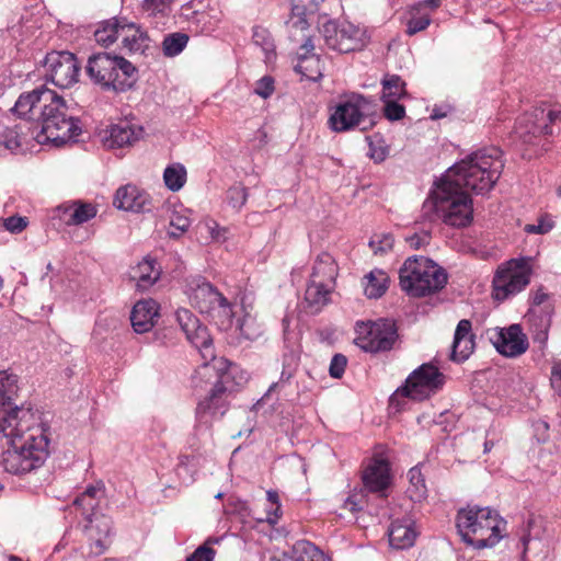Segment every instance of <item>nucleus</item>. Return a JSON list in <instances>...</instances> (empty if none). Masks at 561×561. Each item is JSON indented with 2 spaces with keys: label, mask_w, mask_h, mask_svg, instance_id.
Listing matches in <instances>:
<instances>
[{
  "label": "nucleus",
  "mask_w": 561,
  "mask_h": 561,
  "mask_svg": "<svg viewBox=\"0 0 561 561\" xmlns=\"http://www.w3.org/2000/svg\"><path fill=\"white\" fill-rule=\"evenodd\" d=\"M504 168L497 147L479 149L448 169L423 203L430 221L438 217L454 228H466L473 220L472 198L466 190L484 194L493 188Z\"/></svg>",
  "instance_id": "1"
},
{
  "label": "nucleus",
  "mask_w": 561,
  "mask_h": 561,
  "mask_svg": "<svg viewBox=\"0 0 561 561\" xmlns=\"http://www.w3.org/2000/svg\"><path fill=\"white\" fill-rule=\"evenodd\" d=\"M16 392V375L0 370V436L9 445L4 468L13 474H25L44 463L48 438L42 428L33 426L30 410L13 402Z\"/></svg>",
  "instance_id": "2"
},
{
  "label": "nucleus",
  "mask_w": 561,
  "mask_h": 561,
  "mask_svg": "<svg viewBox=\"0 0 561 561\" xmlns=\"http://www.w3.org/2000/svg\"><path fill=\"white\" fill-rule=\"evenodd\" d=\"M12 110L19 117L30 118L37 144L60 146L81 133L71 106L44 85L22 93Z\"/></svg>",
  "instance_id": "3"
},
{
  "label": "nucleus",
  "mask_w": 561,
  "mask_h": 561,
  "mask_svg": "<svg viewBox=\"0 0 561 561\" xmlns=\"http://www.w3.org/2000/svg\"><path fill=\"white\" fill-rule=\"evenodd\" d=\"M182 331L190 343L195 346L204 363L197 368L192 377L195 388H202V382L211 385L209 394L205 400L199 401L196 408V415L202 423H209L221 407V396L226 391L224 385L230 363L224 357H217L213 339L206 327L202 325L199 319L188 309L181 308L175 313Z\"/></svg>",
  "instance_id": "4"
},
{
  "label": "nucleus",
  "mask_w": 561,
  "mask_h": 561,
  "mask_svg": "<svg viewBox=\"0 0 561 561\" xmlns=\"http://www.w3.org/2000/svg\"><path fill=\"white\" fill-rule=\"evenodd\" d=\"M456 527L462 541L476 549L494 547L503 537L506 520L489 506L468 505L458 510Z\"/></svg>",
  "instance_id": "5"
},
{
  "label": "nucleus",
  "mask_w": 561,
  "mask_h": 561,
  "mask_svg": "<svg viewBox=\"0 0 561 561\" xmlns=\"http://www.w3.org/2000/svg\"><path fill=\"white\" fill-rule=\"evenodd\" d=\"M400 287L413 297H425L442 290L448 280L447 272L424 256H410L399 270Z\"/></svg>",
  "instance_id": "6"
},
{
  "label": "nucleus",
  "mask_w": 561,
  "mask_h": 561,
  "mask_svg": "<svg viewBox=\"0 0 561 561\" xmlns=\"http://www.w3.org/2000/svg\"><path fill=\"white\" fill-rule=\"evenodd\" d=\"M87 73L103 90L124 92L134 85L137 69L122 56L99 53L89 57Z\"/></svg>",
  "instance_id": "7"
},
{
  "label": "nucleus",
  "mask_w": 561,
  "mask_h": 561,
  "mask_svg": "<svg viewBox=\"0 0 561 561\" xmlns=\"http://www.w3.org/2000/svg\"><path fill=\"white\" fill-rule=\"evenodd\" d=\"M375 102L358 93H352L334 107L329 117V126L333 131L343 133L358 127L367 130L375 125Z\"/></svg>",
  "instance_id": "8"
},
{
  "label": "nucleus",
  "mask_w": 561,
  "mask_h": 561,
  "mask_svg": "<svg viewBox=\"0 0 561 561\" xmlns=\"http://www.w3.org/2000/svg\"><path fill=\"white\" fill-rule=\"evenodd\" d=\"M446 376L432 363H425L414 369L390 397L391 407L400 409V398L424 401L437 393L445 385Z\"/></svg>",
  "instance_id": "9"
},
{
  "label": "nucleus",
  "mask_w": 561,
  "mask_h": 561,
  "mask_svg": "<svg viewBox=\"0 0 561 561\" xmlns=\"http://www.w3.org/2000/svg\"><path fill=\"white\" fill-rule=\"evenodd\" d=\"M533 268L527 257L511 259L501 264L492 280V296L497 301L520 293L530 283Z\"/></svg>",
  "instance_id": "10"
},
{
  "label": "nucleus",
  "mask_w": 561,
  "mask_h": 561,
  "mask_svg": "<svg viewBox=\"0 0 561 561\" xmlns=\"http://www.w3.org/2000/svg\"><path fill=\"white\" fill-rule=\"evenodd\" d=\"M398 339V327L391 319L356 323L355 344L367 353L388 352Z\"/></svg>",
  "instance_id": "11"
},
{
  "label": "nucleus",
  "mask_w": 561,
  "mask_h": 561,
  "mask_svg": "<svg viewBox=\"0 0 561 561\" xmlns=\"http://www.w3.org/2000/svg\"><path fill=\"white\" fill-rule=\"evenodd\" d=\"M561 119V111L535 107L520 115L515 123L511 138L522 145H534L542 135H552L551 124Z\"/></svg>",
  "instance_id": "12"
},
{
  "label": "nucleus",
  "mask_w": 561,
  "mask_h": 561,
  "mask_svg": "<svg viewBox=\"0 0 561 561\" xmlns=\"http://www.w3.org/2000/svg\"><path fill=\"white\" fill-rule=\"evenodd\" d=\"M325 45L341 54L362 50L368 43L366 32L348 22L329 21L322 26Z\"/></svg>",
  "instance_id": "13"
},
{
  "label": "nucleus",
  "mask_w": 561,
  "mask_h": 561,
  "mask_svg": "<svg viewBox=\"0 0 561 561\" xmlns=\"http://www.w3.org/2000/svg\"><path fill=\"white\" fill-rule=\"evenodd\" d=\"M46 79L56 87L66 89L78 82L80 65L72 53L51 51L45 58Z\"/></svg>",
  "instance_id": "14"
},
{
  "label": "nucleus",
  "mask_w": 561,
  "mask_h": 561,
  "mask_svg": "<svg viewBox=\"0 0 561 561\" xmlns=\"http://www.w3.org/2000/svg\"><path fill=\"white\" fill-rule=\"evenodd\" d=\"M486 335L495 350L505 357H517L529 346L528 339L519 324L493 328L486 331Z\"/></svg>",
  "instance_id": "15"
},
{
  "label": "nucleus",
  "mask_w": 561,
  "mask_h": 561,
  "mask_svg": "<svg viewBox=\"0 0 561 561\" xmlns=\"http://www.w3.org/2000/svg\"><path fill=\"white\" fill-rule=\"evenodd\" d=\"M185 294L194 308L207 314L224 296L201 275H191L185 278Z\"/></svg>",
  "instance_id": "16"
},
{
  "label": "nucleus",
  "mask_w": 561,
  "mask_h": 561,
  "mask_svg": "<svg viewBox=\"0 0 561 561\" xmlns=\"http://www.w3.org/2000/svg\"><path fill=\"white\" fill-rule=\"evenodd\" d=\"M112 529L113 522L108 516L100 514L94 518L89 517L84 531L90 542V553L101 556L108 549L112 543Z\"/></svg>",
  "instance_id": "17"
},
{
  "label": "nucleus",
  "mask_w": 561,
  "mask_h": 561,
  "mask_svg": "<svg viewBox=\"0 0 561 561\" xmlns=\"http://www.w3.org/2000/svg\"><path fill=\"white\" fill-rule=\"evenodd\" d=\"M144 135V128L127 121L112 124L105 130L102 139L105 147L110 149L133 146Z\"/></svg>",
  "instance_id": "18"
},
{
  "label": "nucleus",
  "mask_w": 561,
  "mask_h": 561,
  "mask_svg": "<svg viewBox=\"0 0 561 561\" xmlns=\"http://www.w3.org/2000/svg\"><path fill=\"white\" fill-rule=\"evenodd\" d=\"M22 121L14 126H7L0 122V146L10 151H15L35 140L33 125L28 117H21Z\"/></svg>",
  "instance_id": "19"
},
{
  "label": "nucleus",
  "mask_w": 561,
  "mask_h": 561,
  "mask_svg": "<svg viewBox=\"0 0 561 561\" xmlns=\"http://www.w3.org/2000/svg\"><path fill=\"white\" fill-rule=\"evenodd\" d=\"M362 479L367 491L386 496L391 482L389 462L383 458H374L364 470Z\"/></svg>",
  "instance_id": "20"
},
{
  "label": "nucleus",
  "mask_w": 561,
  "mask_h": 561,
  "mask_svg": "<svg viewBox=\"0 0 561 561\" xmlns=\"http://www.w3.org/2000/svg\"><path fill=\"white\" fill-rule=\"evenodd\" d=\"M114 205L127 211L146 213L151 209V198L137 186L128 184L116 191Z\"/></svg>",
  "instance_id": "21"
},
{
  "label": "nucleus",
  "mask_w": 561,
  "mask_h": 561,
  "mask_svg": "<svg viewBox=\"0 0 561 561\" xmlns=\"http://www.w3.org/2000/svg\"><path fill=\"white\" fill-rule=\"evenodd\" d=\"M304 44L299 48L298 62L295 70L310 81H318L322 77L320 57L311 54L314 48L311 37L304 35Z\"/></svg>",
  "instance_id": "22"
},
{
  "label": "nucleus",
  "mask_w": 561,
  "mask_h": 561,
  "mask_svg": "<svg viewBox=\"0 0 561 561\" xmlns=\"http://www.w3.org/2000/svg\"><path fill=\"white\" fill-rule=\"evenodd\" d=\"M159 306L153 299L138 301L130 313L133 329L137 333H146L154 325V319L159 316Z\"/></svg>",
  "instance_id": "23"
},
{
  "label": "nucleus",
  "mask_w": 561,
  "mask_h": 561,
  "mask_svg": "<svg viewBox=\"0 0 561 561\" xmlns=\"http://www.w3.org/2000/svg\"><path fill=\"white\" fill-rule=\"evenodd\" d=\"M417 533L410 519H396L391 523L388 537L394 549H408L414 545Z\"/></svg>",
  "instance_id": "24"
},
{
  "label": "nucleus",
  "mask_w": 561,
  "mask_h": 561,
  "mask_svg": "<svg viewBox=\"0 0 561 561\" xmlns=\"http://www.w3.org/2000/svg\"><path fill=\"white\" fill-rule=\"evenodd\" d=\"M336 276L337 265L333 256L328 252L320 253L314 261L310 280L334 288Z\"/></svg>",
  "instance_id": "25"
},
{
  "label": "nucleus",
  "mask_w": 561,
  "mask_h": 561,
  "mask_svg": "<svg viewBox=\"0 0 561 561\" xmlns=\"http://www.w3.org/2000/svg\"><path fill=\"white\" fill-rule=\"evenodd\" d=\"M332 290L333 287L310 280L304 298L306 311L311 314L319 313L329 304Z\"/></svg>",
  "instance_id": "26"
},
{
  "label": "nucleus",
  "mask_w": 561,
  "mask_h": 561,
  "mask_svg": "<svg viewBox=\"0 0 561 561\" xmlns=\"http://www.w3.org/2000/svg\"><path fill=\"white\" fill-rule=\"evenodd\" d=\"M125 22L126 18H111L100 22L94 31L95 42L103 47L111 46L121 38V27Z\"/></svg>",
  "instance_id": "27"
},
{
  "label": "nucleus",
  "mask_w": 561,
  "mask_h": 561,
  "mask_svg": "<svg viewBox=\"0 0 561 561\" xmlns=\"http://www.w3.org/2000/svg\"><path fill=\"white\" fill-rule=\"evenodd\" d=\"M121 38L123 47L129 51L144 50L149 39L148 35L138 25L127 20L124 26L121 27Z\"/></svg>",
  "instance_id": "28"
},
{
  "label": "nucleus",
  "mask_w": 561,
  "mask_h": 561,
  "mask_svg": "<svg viewBox=\"0 0 561 561\" xmlns=\"http://www.w3.org/2000/svg\"><path fill=\"white\" fill-rule=\"evenodd\" d=\"M206 316L222 331L231 329L233 324L234 313L225 297L224 301L217 302Z\"/></svg>",
  "instance_id": "29"
},
{
  "label": "nucleus",
  "mask_w": 561,
  "mask_h": 561,
  "mask_svg": "<svg viewBox=\"0 0 561 561\" xmlns=\"http://www.w3.org/2000/svg\"><path fill=\"white\" fill-rule=\"evenodd\" d=\"M68 215L66 224L69 226L82 225L96 216V208L89 203H73L65 209Z\"/></svg>",
  "instance_id": "30"
},
{
  "label": "nucleus",
  "mask_w": 561,
  "mask_h": 561,
  "mask_svg": "<svg viewBox=\"0 0 561 561\" xmlns=\"http://www.w3.org/2000/svg\"><path fill=\"white\" fill-rule=\"evenodd\" d=\"M134 278L137 279V286L142 289H147L153 285L160 277L159 270L156 268V261L144 260L134 271Z\"/></svg>",
  "instance_id": "31"
},
{
  "label": "nucleus",
  "mask_w": 561,
  "mask_h": 561,
  "mask_svg": "<svg viewBox=\"0 0 561 561\" xmlns=\"http://www.w3.org/2000/svg\"><path fill=\"white\" fill-rule=\"evenodd\" d=\"M408 477L410 484L407 493L410 500L413 502H421L427 496V488L420 465L411 468L408 472Z\"/></svg>",
  "instance_id": "32"
},
{
  "label": "nucleus",
  "mask_w": 561,
  "mask_h": 561,
  "mask_svg": "<svg viewBox=\"0 0 561 561\" xmlns=\"http://www.w3.org/2000/svg\"><path fill=\"white\" fill-rule=\"evenodd\" d=\"M296 561H331L317 546L307 540H299L293 546Z\"/></svg>",
  "instance_id": "33"
},
{
  "label": "nucleus",
  "mask_w": 561,
  "mask_h": 561,
  "mask_svg": "<svg viewBox=\"0 0 561 561\" xmlns=\"http://www.w3.org/2000/svg\"><path fill=\"white\" fill-rule=\"evenodd\" d=\"M364 294L366 297L379 298L387 290V276L381 270H375L365 276Z\"/></svg>",
  "instance_id": "34"
},
{
  "label": "nucleus",
  "mask_w": 561,
  "mask_h": 561,
  "mask_svg": "<svg viewBox=\"0 0 561 561\" xmlns=\"http://www.w3.org/2000/svg\"><path fill=\"white\" fill-rule=\"evenodd\" d=\"M252 43L264 54L266 62L275 58V44L271 33L261 26L253 27Z\"/></svg>",
  "instance_id": "35"
},
{
  "label": "nucleus",
  "mask_w": 561,
  "mask_h": 561,
  "mask_svg": "<svg viewBox=\"0 0 561 561\" xmlns=\"http://www.w3.org/2000/svg\"><path fill=\"white\" fill-rule=\"evenodd\" d=\"M186 176V169L181 163H172L163 172L164 184L172 192H178L184 186Z\"/></svg>",
  "instance_id": "36"
},
{
  "label": "nucleus",
  "mask_w": 561,
  "mask_h": 561,
  "mask_svg": "<svg viewBox=\"0 0 561 561\" xmlns=\"http://www.w3.org/2000/svg\"><path fill=\"white\" fill-rule=\"evenodd\" d=\"M188 35L182 32L171 33L164 36L162 50L167 57H175L181 54L188 43Z\"/></svg>",
  "instance_id": "37"
},
{
  "label": "nucleus",
  "mask_w": 561,
  "mask_h": 561,
  "mask_svg": "<svg viewBox=\"0 0 561 561\" xmlns=\"http://www.w3.org/2000/svg\"><path fill=\"white\" fill-rule=\"evenodd\" d=\"M381 84V99H403L408 95L407 83L397 75L387 76Z\"/></svg>",
  "instance_id": "38"
},
{
  "label": "nucleus",
  "mask_w": 561,
  "mask_h": 561,
  "mask_svg": "<svg viewBox=\"0 0 561 561\" xmlns=\"http://www.w3.org/2000/svg\"><path fill=\"white\" fill-rule=\"evenodd\" d=\"M366 140L369 147L368 156L377 163L385 161L389 154V146L386 144L382 136L380 134H374L366 136Z\"/></svg>",
  "instance_id": "39"
},
{
  "label": "nucleus",
  "mask_w": 561,
  "mask_h": 561,
  "mask_svg": "<svg viewBox=\"0 0 561 561\" xmlns=\"http://www.w3.org/2000/svg\"><path fill=\"white\" fill-rule=\"evenodd\" d=\"M474 346V339L460 341L458 347H455V341H453L450 359L456 363H463L473 353Z\"/></svg>",
  "instance_id": "40"
},
{
  "label": "nucleus",
  "mask_w": 561,
  "mask_h": 561,
  "mask_svg": "<svg viewBox=\"0 0 561 561\" xmlns=\"http://www.w3.org/2000/svg\"><path fill=\"white\" fill-rule=\"evenodd\" d=\"M226 202L233 210H241L245 203V186L242 183L231 186L227 191Z\"/></svg>",
  "instance_id": "41"
},
{
  "label": "nucleus",
  "mask_w": 561,
  "mask_h": 561,
  "mask_svg": "<svg viewBox=\"0 0 561 561\" xmlns=\"http://www.w3.org/2000/svg\"><path fill=\"white\" fill-rule=\"evenodd\" d=\"M383 101V115L387 119L394 122L405 116V107L398 103L399 99H381Z\"/></svg>",
  "instance_id": "42"
},
{
  "label": "nucleus",
  "mask_w": 561,
  "mask_h": 561,
  "mask_svg": "<svg viewBox=\"0 0 561 561\" xmlns=\"http://www.w3.org/2000/svg\"><path fill=\"white\" fill-rule=\"evenodd\" d=\"M393 243L394 239L391 233L375 234L369 241V247L375 254H383L392 249Z\"/></svg>",
  "instance_id": "43"
},
{
  "label": "nucleus",
  "mask_w": 561,
  "mask_h": 561,
  "mask_svg": "<svg viewBox=\"0 0 561 561\" xmlns=\"http://www.w3.org/2000/svg\"><path fill=\"white\" fill-rule=\"evenodd\" d=\"M191 226V221L187 217L181 215H174L170 221L171 229L168 231V236L172 239L180 238Z\"/></svg>",
  "instance_id": "44"
},
{
  "label": "nucleus",
  "mask_w": 561,
  "mask_h": 561,
  "mask_svg": "<svg viewBox=\"0 0 561 561\" xmlns=\"http://www.w3.org/2000/svg\"><path fill=\"white\" fill-rule=\"evenodd\" d=\"M275 91V80L272 76H264L255 82L253 92L262 99L270 98Z\"/></svg>",
  "instance_id": "45"
},
{
  "label": "nucleus",
  "mask_w": 561,
  "mask_h": 561,
  "mask_svg": "<svg viewBox=\"0 0 561 561\" xmlns=\"http://www.w3.org/2000/svg\"><path fill=\"white\" fill-rule=\"evenodd\" d=\"M72 504L81 511V513L84 516V519L87 522L89 520V517L94 518L95 516L100 515V514L95 513V510L99 506V499L88 497L85 501L79 502V495H78L73 500Z\"/></svg>",
  "instance_id": "46"
},
{
  "label": "nucleus",
  "mask_w": 561,
  "mask_h": 561,
  "mask_svg": "<svg viewBox=\"0 0 561 561\" xmlns=\"http://www.w3.org/2000/svg\"><path fill=\"white\" fill-rule=\"evenodd\" d=\"M267 501L274 508L267 510L266 512V520L270 525H274L277 523L279 518V512H280V503H279V496L277 491L268 490L266 492Z\"/></svg>",
  "instance_id": "47"
},
{
  "label": "nucleus",
  "mask_w": 561,
  "mask_h": 561,
  "mask_svg": "<svg viewBox=\"0 0 561 561\" xmlns=\"http://www.w3.org/2000/svg\"><path fill=\"white\" fill-rule=\"evenodd\" d=\"M465 339H474V334L472 333V324L468 319H462L458 322L455 334V347H458L460 341H465Z\"/></svg>",
  "instance_id": "48"
},
{
  "label": "nucleus",
  "mask_w": 561,
  "mask_h": 561,
  "mask_svg": "<svg viewBox=\"0 0 561 561\" xmlns=\"http://www.w3.org/2000/svg\"><path fill=\"white\" fill-rule=\"evenodd\" d=\"M347 365V358L343 354H335L333 355L330 367H329V374L332 378L339 379L343 376L345 371V367Z\"/></svg>",
  "instance_id": "49"
},
{
  "label": "nucleus",
  "mask_w": 561,
  "mask_h": 561,
  "mask_svg": "<svg viewBox=\"0 0 561 561\" xmlns=\"http://www.w3.org/2000/svg\"><path fill=\"white\" fill-rule=\"evenodd\" d=\"M216 551L211 547L199 546L191 553L185 561H214Z\"/></svg>",
  "instance_id": "50"
},
{
  "label": "nucleus",
  "mask_w": 561,
  "mask_h": 561,
  "mask_svg": "<svg viewBox=\"0 0 561 561\" xmlns=\"http://www.w3.org/2000/svg\"><path fill=\"white\" fill-rule=\"evenodd\" d=\"M3 226L11 233H20L26 228L27 219L25 217L11 216L4 219Z\"/></svg>",
  "instance_id": "51"
},
{
  "label": "nucleus",
  "mask_w": 561,
  "mask_h": 561,
  "mask_svg": "<svg viewBox=\"0 0 561 561\" xmlns=\"http://www.w3.org/2000/svg\"><path fill=\"white\" fill-rule=\"evenodd\" d=\"M430 240H431L430 231H422L420 233L415 232L411 236L405 237L407 243H409V245L414 250H419L420 248L428 244Z\"/></svg>",
  "instance_id": "52"
},
{
  "label": "nucleus",
  "mask_w": 561,
  "mask_h": 561,
  "mask_svg": "<svg viewBox=\"0 0 561 561\" xmlns=\"http://www.w3.org/2000/svg\"><path fill=\"white\" fill-rule=\"evenodd\" d=\"M431 23V19L426 15L412 18L408 22L407 33L409 35H414L423 30H425Z\"/></svg>",
  "instance_id": "53"
},
{
  "label": "nucleus",
  "mask_w": 561,
  "mask_h": 561,
  "mask_svg": "<svg viewBox=\"0 0 561 561\" xmlns=\"http://www.w3.org/2000/svg\"><path fill=\"white\" fill-rule=\"evenodd\" d=\"M296 356L294 354L285 355L283 360V370L280 381H288L295 373Z\"/></svg>",
  "instance_id": "54"
},
{
  "label": "nucleus",
  "mask_w": 561,
  "mask_h": 561,
  "mask_svg": "<svg viewBox=\"0 0 561 561\" xmlns=\"http://www.w3.org/2000/svg\"><path fill=\"white\" fill-rule=\"evenodd\" d=\"M549 299V295L543 291V287H540L531 298V308L529 309L527 316L529 318L535 317L538 312L537 308L543 305Z\"/></svg>",
  "instance_id": "55"
},
{
  "label": "nucleus",
  "mask_w": 561,
  "mask_h": 561,
  "mask_svg": "<svg viewBox=\"0 0 561 561\" xmlns=\"http://www.w3.org/2000/svg\"><path fill=\"white\" fill-rule=\"evenodd\" d=\"M207 229L210 234V238L214 241H224L226 240V233L227 229L224 227H220L216 221H209L207 222Z\"/></svg>",
  "instance_id": "56"
},
{
  "label": "nucleus",
  "mask_w": 561,
  "mask_h": 561,
  "mask_svg": "<svg viewBox=\"0 0 561 561\" xmlns=\"http://www.w3.org/2000/svg\"><path fill=\"white\" fill-rule=\"evenodd\" d=\"M540 327L543 329V333H547L548 328L551 324V317L553 313V306L551 304H547L543 306L542 310H540Z\"/></svg>",
  "instance_id": "57"
},
{
  "label": "nucleus",
  "mask_w": 561,
  "mask_h": 561,
  "mask_svg": "<svg viewBox=\"0 0 561 561\" xmlns=\"http://www.w3.org/2000/svg\"><path fill=\"white\" fill-rule=\"evenodd\" d=\"M104 485L102 482L96 483L95 485H89L84 492L79 495V502L85 501L88 497L98 499V494L102 493Z\"/></svg>",
  "instance_id": "58"
},
{
  "label": "nucleus",
  "mask_w": 561,
  "mask_h": 561,
  "mask_svg": "<svg viewBox=\"0 0 561 561\" xmlns=\"http://www.w3.org/2000/svg\"><path fill=\"white\" fill-rule=\"evenodd\" d=\"M552 229V224L539 220L537 225H527L525 231L528 233L545 234Z\"/></svg>",
  "instance_id": "59"
},
{
  "label": "nucleus",
  "mask_w": 561,
  "mask_h": 561,
  "mask_svg": "<svg viewBox=\"0 0 561 561\" xmlns=\"http://www.w3.org/2000/svg\"><path fill=\"white\" fill-rule=\"evenodd\" d=\"M171 0H145L144 7L153 12H162Z\"/></svg>",
  "instance_id": "60"
},
{
  "label": "nucleus",
  "mask_w": 561,
  "mask_h": 561,
  "mask_svg": "<svg viewBox=\"0 0 561 561\" xmlns=\"http://www.w3.org/2000/svg\"><path fill=\"white\" fill-rule=\"evenodd\" d=\"M287 24L289 27L300 31H305L309 26L307 20L304 16H301L300 13L297 16H293Z\"/></svg>",
  "instance_id": "61"
},
{
  "label": "nucleus",
  "mask_w": 561,
  "mask_h": 561,
  "mask_svg": "<svg viewBox=\"0 0 561 561\" xmlns=\"http://www.w3.org/2000/svg\"><path fill=\"white\" fill-rule=\"evenodd\" d=\"M551 383L554 388L561 389V365L556 364L551 369Z\"/></svg>",
  "instance_id": "62"
},
{
  "label": "nucleus",
  "mask_w": 561,
  "mask_h": 561,
  "mask_svg": "<svg viewBox=\"0 0 561 561\" xmlns=\"http://www.w3.org/2000/svg\"><path fill=\"white\" fill-rule=\"evenodd\" d=\"M344 508L348 510L352 513H356L362 510L359 503L355 500L354 496H348L344 502Z\"/></svg>",
  "instance_id": "63"
},
{
  "label": "nucleus",
  "mask_w": 561,
  "mask_h": 561,
  "mask_svg": "<svg viewBox=\"0 0 561 561\" xmlns=\"http://www.w3.org/2000/svg\"><path fill=\"white\" fill-rule=\"evenodd\" d=\"M222 540V537H208L202 546L211 547L213 545H217Z\"/></svg>",
  "instance_id": "64"
}]
</instances>
